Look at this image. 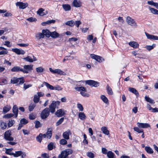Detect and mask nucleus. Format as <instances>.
Here are the masks:
<instances>
[{"label": "nucleus", "mask_w": 158, "mask_h": 158, "mask_svg": "<svg viewBox=\"0 0 158 158\" xmlns=\"http://www.w3.org/2000/svg\"><path fill=\"white\" fill-rule=\"evenodd\" d=\"M73 151L71 149H69L62 151L61 154L58 156V158H66L68 156L72 154Z\"/></svg>", "instance_id": "f257e3e1"}, {"label": "nucleus", "mask_w": 158, "mask_h": 158, "mask_svg": "<svg viewBox=\"0 0 158 158\" xmlns=\"http://www.w3.org/2000/svg\"><path fill=\"white\" fill-rule=\"evenodd\" d=\"M50 111L49 109L46 108L44 109L41 112L40 116L42 119L45 120L49 116Z\"/></svg>", "instance_id": "f03ea898"}, {"label": "nucleus", "mask_w": 158, "mask_h": 158, "mask_svg": "<svg viewBox=\"0 0 158 158\" xmlns=\"http://www.w3.org/2000/svg\"><path fill=\"white\" fill-rule=\"evenodd\" d=\"M60 103V102L59 101L55 102L53 101L52 103L49 106V110L52 113H53L55 111V109L56 107L57 106H58Z\"/></svg>", "instance_id": "7ed1b4c3"}, {"label": "nucleus", "mask_w": 158, "mask_h": 158, "mask_svg": "<svg viewBox=\"0 0 158 158\" xmlns=\"http://www.w3.org/2000/svg\"><path fill=\"white\" fill-rule=\"evenodd\" d=\"M11 131L9 130L7 131L4 133V138L7 140L13 141L14 140V138L13 137L11 136Z\"/></svg>", "instance_id": "20e7f679"}, {"label": "nucleus", "mask_w": 158, "mask_h": 158, "mask_svg": "<svg viewBox=\"0 0 158 158\" xmlns=\"http://www.w3.org/2000/svg\"><path fill=\"white\" fill-rule=\"evenodd\" d=\"M32 65H25L23 66V69L22 68V72L24 73H28L29 71L32 70Z\"/></svg>", "instance_id": "39448f33"}, {"label": "nucleus", "mask_w": 158, "mask_h": 158, "mask_svg": "<svg viewBox=\"0 0 158 158\" xmlns=\"http://www.w3.org/2000/svg\"><path fill=\"white\" fill-rule=\"evenodd\" d=\"M51 32L47 29L43 30L42 31V33H40V38H43L45 35L47 37L50 36Z\"/></svg>", "instance_id": "423d86ee"}, {"label": "nucleus", "mask_w": 158, "mask_h": 158, "mask_svg": "<svg viewBox=\"0 0 158 158\" xmlns=\"http://www.w3.org/2000/svg\"><path fill=\"white\" fill-rule=\"evenodd\" d=\"M90 57L92 59H94L99 62H102L104 61V59L102 57L96 55L94 54H92L90 55Z\"/></svg>", "instance_id": "0eeeda50"}, {"label": "nucleus", "mask_w": 158, "mask_h": 158, "mask_svg": "<svg viewBox=\"0 0 158 158\" xmlns=\"http://www.w3.org/2000/svg\"><path fill=\"white\" fill-rule=\"evenodd\" d=\"M126 21L127 23L129 25L132 26H136V23L134 19L131 18L129 16H127L126 18Z\"/></svg>", "instance_id": "6e6552de"}, {"label": "nucleus", "mask_w": 158, "mask_h": 158, "mask_svg": "<svg viewBox=\"0 0 158 158\" xmlns=\"http://www.w3.org/2000/svg\"><path fill=\"white\" fill-rule=\"evenodd\" d=\"M16 6H18L20 9H23L27 7L28 4L27 3H23L22 2H17L16 3Z\"/></svg>", "instance_id": "1a4fd4ad"}, {"label": "nucleus", "mask_w": 158, "mask_h": 158, "mask_svg": "<svg viewBox=\"0 0 158 158\" xmlns=\"http://www.w3.org/2000/svg\"><path fill=\"white\" fill-rule=\"evenodd\" d=\"M86 84L92 86L97 87L99 85V83L93 80H87L85 81Z\"/></svg>", "instance_id": "9d476101"}, {"label": "nucleus", "mask_w": 158, "mask_h": 158, "mask_svg": "<svg viewBox=\"0 0 158 158\" xmlns=\"http://www.w3.org/2000/svg\"><path fill=\"white\" fill-rule=\"evenodd\" d=\"M14 157H17L20 156H21L22 158L25 157L26 155L25 152H22V151H15V153H14L13 155Z\"/></svg>", "instance_id": "9b49d317"}, {"label": "nucleus", "mask_w": 158, "mask_h": 158, "mask_svg": "<svg viewBox=\"0 0 158 158\" xmlns=\"http://www.w3.org/2000/svg\"><path fill=\"white\" fill-rule=\"evenodd\" d=\"M137 126L139 128H145L150 127V125L147 123H137Z\"/></svg>", "instance_id": "f8f14e48"}, {"label": "nucleus", "mask_w": 158, "mask_h": 158, "mask_svg": "<svg viewBox=\"0 0 158 158\" xmlns=\"http://www.w3.org/2000/svg\"><path fill=\"white\" fill-rule=\"evenodd\" d=\"M71 135V131L68 130L67 131L64 132L63 137L64 139H69V135Z\"/></svg>", "instance_id": "ddd939ff"}, {"label": "nucleus", "mask_w": 158, "mask_h": 158, "mask_svg": "<svg viewBox=\"0 0 158 158\" xmlns=\"http://www.w3.org/2000/svg\"><path fill=\"white\" fill-rule=\"evenodd\" d=\"M12 51L18 55H23L25 53V52L23 50L16 48L12 49Z\"/></svg>", "instance_id": "4468645a"}, {"label": "nucleus", "mask_w": 158, "mask_h": 158, "mask_svg": "<svg viewBox=\"0 0 158 158\" xmlns=\"http://www.w3.org/2000/svg\"><path fill=\"white\" fill-rule=\"evenodd\" d=\"M33 58H32L30 56H27L26 57L24 58L23 59L27 61L32 62L36 60V58L34 56H33Z\"/></svg>", "instance_id": "2eb2a0df"}, {"label": "nucleus", "mask_w": 158, "mask_h": 158, "mask_svg": "<svg viewBox=\"0 0 158 158\" xmlns=\"http://www.w3.org/2000/svg\"><path fill=\"white\" fill-rule=\"evenodd\" d=\"M57 116L60 117L64 114V110L62 109H60L57 110L55 113Z\"/></svg>", "instance_id": "dca6fc26"}, {"label": "nucleus", "mask_w": 158, "mask_h": 158, "mask_svg": "<svg viewBox=\"0 0 158 158\" xmlns=\"http://www.w3.org/2000/svg\"><path fill=\"white\" fill-rule=\"evenodd\" d=\"M12 112L14 114L15 117L17 118L18 116V109L16 105H14L12 108Z\"/></svg>", "instance_id": "f3484780"}, {"label": "nucleus", "mask_w": 158, "mask_h": 158, "mask_svg": "<svg viewBox=\"0 0 158 158\" xmlns=\"http://www.w3.org/2000/svg\"><path fill=\"white\" fill-rule=\"evenodd\" d=\"M72 4L74 6L76 7H80L82 5L80 1L77 0H74Z\"/></svg>", "instance_id": "a211bd4d"}, {"label": "nucleus", "mask_w": 158, "mask_h": 158, "mask_svg": "<svg viewBox=\"0 0 158 158\" xmlns=\"http://www.w3.org/2000/svg\"><path fill=\"white\" fill-rule=\"evenodd\" d=\"M129 44L130 46L135 48H138L139 46V44L137 42L135 41H132L129 42Z\"/></svg>", "instance_id": "6ab92c4d"}, {"label": "nucleus", "mask_w": 158, "mask_h": 158, "mask_svg": "<svg viewBox=\"0 0 158 158\" xmlns=\"http://www.w3.org/2000/svg\"><path fill=\"white\" fill-rule=\"evenodd\" d=\"M11 109V107L10 106L6 105L4 106L3 109V112L5 114L9 111Z\"/></svg>", "instance_id": "aec40b11"}, {"label": "nucleus", "mask_w": 158, "mask_h": 158, "mask_svg": "<svg viewBox=\"0 0 158 158\" xmlns=\"http://www.w3.org/2000/svg\"><path fill=\"white\" fill-rule=\"evenodd\" d=\"M51 35L50 36L53 38H56L60 37V34L56 32V31H54L51 32Z\"/></svg>", "instance_id": "412c9836"}, {"label": "nucleus", "mask_w": 158, "mask_h": 158, "mask_svg": "<svg viewBox=\"0 0 158 158\" xmlns=\"http://www.w3.org/2000/svg\"><path fill=\"white\" fill-rule=\"evenodd\" d=\"M101 131L102 132L106 135L109 134V131L107 129V128L106 127H103L101 128Z\"/></svg>", "instance_id": "4be33fe9"}, {"label": "nucleus", "mask_w": 158, "mask_h": 158, "mask_svg": "<svg viewBox=\"0 0 158 158\" xmlns=\"http://www.w3.org/2000/svg\"><path fill=\"white\" fill-rule=\"evenodd\" d=\"M22 68H21L19 67L18 66H15L12 68L11 70L12 72H18L19 71H22Z\"/></svg>", "instance_id": "5701e85b"}, {"label": "nucleus", "mask_w": 158, "mask_h": 158, "mask_svg": "<svg viewBox=\"0 0 158 158\" xmlns=\"http://www.w3.org/2000/svg\"><path fill=\"white\" fill-rule=\"evenodd\" d=\"M52 129L51 128H49L48 129V131L46 134L47 135V138L48 139H50L52 136Z\"/></svg>", "instance_id": "b1692460"}, {"label": "nucleus", "mask_w": 158, "mask_h": 158, "mask_svg": "<svg viewBox=\"0 0 158 158\" xmlns=\"http://www.w3.org/2000/svg\"><path fill=\"white\" fill-rule=\"evenodd\" d=\"M0 127L1 128L2 130H4L6 129L7 127L6 123L2 120L0 121Z\"/></svg>", "instance_id": "393cba45"}, {"label": "nucleus", "mask_w": 158, "mask_h": 158, "mask_svg": "<svg viewBox=\"0 0 158 158\" xmlns=\"http://www.w3.org/2000/svg\"><path fill=\"white\" fill-rule=\"evenodd\" d=\"M62 6L64 9L65 11H69L71 9V6L69 4H63Z\"/></svg>", "instance_id": "a878e982"}, {"label": "nucleus", "mask_w": 158, "mask_h": 158, "mask_svg": "<svg viewBox=\"0 0 158 158\" xmlns=\"http://www.w3.org/2000/svg\"><path fill=\"white\" fill-rule=\"evenodd\" d=\"M129 90L131 92L135 94L137 96H138L139 95L138 92L134 88L129 87Z\"/></svg>", "instance_id": "bb28decb"}, {"label": "nucleus", "mask_w": 158, "mask_h": 158, "mask_svg": "<svg viewBox=\"0 0 158 158\" xmlns=\"http://www.w3.org/2000/svg\"><path fill=\"white\" fill-rule=\"evenodd\" d=\"M17 80L16 82L17 83H16V84L17 85L22 84L24 82V81L23 77L18 78L17 77Z\"/></svg>", "instance_id": "cd10ccee"}, {"label": "nucleus", "mask_w": 158, "mask_h": 158, "mask_svg": "<svg viewBox=\"0 0 158 158\" xmlns=\"http://www.w3.org/2000/svg\"><path fill=\"white\" fill-rule=\"evenodd\" d=\"M40 98V92L37 93V95H35L34 96L33 100L35 103L38 102Z\"/></svg>", "instance_id": "c85d7f7f"}, {"label": "nucleus", "mask_w": 158, "mask_h": 158, "mask_svg": "<svg viewBox=\"0 0 158 158\" xmlns=\"http://www.w3.org/2000/svg\"><path fill=\"white\" fill-rule=\"evenodd\" d=\"M48 13V11L42 8H40V16L46 15Z\"/></svg>", "instance_id": "c756f323"}, {"label": "nucleus", "mask_w": 158, "mask_h": 158, "mask_svg": "<svg viewBox=\"0 0 158 158\" xmlns=\"http://www.w3.org/2000/svg\"><path fill=\"white\" fill-rule=\"evenodd\" d=\"M79 118L81 120H84L86 119V117L83 112H79L78 114Z\"/></svg>", "instance_id": "7c9ffc66"}, {"label": "nucleus", "mask_w": 158, "mask_h": 158, "mask_svg": "<svg viewBox=\"0 0 158 158\" xmlns=\"http://www.w3.org/2000/svg\"><path fill=\"white\" fill-rule=\"evenodd\" d=\"M145 149L148 153L152 154L153 152V151L152 149L149 147L146 146L145 148Z\"/></svg>", "instance_id": "2f4dec72"}, {"label": "nucleus", "mask_w": 158, "mask_h": 158, "mask_svg": "<svg viewBox=\"0 0 158 158\" xmlns=\"http://www.w3.org/2000/svg\"><path fill=\"white\" fill-rule=\"evenodd\" d=\"M55 73H57L59 74L65 75L66 73H65L63 71L60 69H55Z\"/></svg>", "instance_id": "473e14b6"}, {"label": "nucleus", "mask_w": 158, "mask_h": 158, "mask_svg": "<svg viewBox=\"0 0 158 158\" xmlns=\"http://www.w3.org/2000/svg\"><path fill=\"white\" fill-rule=\"evenodd\" d=\"M106 89L107 92V93L109 94L112 95L113 94V92L112 89L108 85H107L106 87Z\"/></svg>", "instance_id": "72a5a7b5"}, {"label": "nucleus", "mask_w": 158, "mask_h": 158, "mask_svg": "<svg viewBox=\"0 0 158 158\" xmlns=\"http://www.w3.org/2000/svg\"><path fill=\"white\" fill-rule=\"evenodd\" d=\"M101 98L103 101L105 103H108V100L107 98L104 95H102L101 96Z\"/></svg>", "instance_id": "f704fd0d"}, {"label": "nucleus", "mask_w": 158, "mask_h": 158, "mask_svg": "<svg viewBox=\"0 0 158 158\" xmlns=\"http://www.w3.org/2000/svg\"><path fill=\"white\" fill-rule=\"evenodd\" d=\"M15 123L14 120L10 119L9 120L8 123V127H12Z\"/></svg>", "instance_id": "c9c22d12"}, {"label": "nucleus", "mask_w": 158, "mask_h": 158, "mask_svg": "<svg viewBox=\"0 0 158 158\" xmlns=\"http://www.w3.org/2000/svg\"><path fill=\"white\" fill-rule=\"evenodd\" d=\"M65 24L67 25L73 27L74 25V21L73 20L68 21L66 22Z\"/></svg>", "instance_id": "e433bc0d"}, {"label": "nucleus", "mask_w": 158, "mask_h": 158, "mask_svg": "<svg viewBox=\"0 0 158 158\" xmlns=\"http://www.w3.org/2000/svg\"><path fill=\"white\" fill-rule=\"evenodd\" d=\"M145 99L146 100L150 103H151L152 104H153L154 103V102L153 100L151 99L149 97H147V96H145Z\"/></svg>", "instance_id": "4c0bfd02"}, {"label": "nucleus", "mask_w": 158, "mask_h": 158, "mask_svg": "<svg viewBox=\"0 0 158 158\" xmlns=\"http://www.w3.org/2000/svg\"><path fill=\"white\" fill-rule=\"evenodd\" d=\"M107 156L109 158H114V154L111 151H109L107 153Z\"/></svg>", "instance_id": "58836bf2"}, {"label": "nucleus", "mask_w": 158, "mask_h": 158, "mask_svg": "<svg viewBox=\"0 0 158 158\" xmlns=\"http://www.w3.org/2000/svg\"><path fill=\"white\" fill-rule=\"evenodd\" d=\"M76 89L77 90L79 91H86V88L82 86L77 87V88H76Z\"/></svg>", "instance_id": "ea45409f"}, {"label": "nucleus", "mask_w": 158, "mask_h": 158, "mask_svg": "<svg viewBox=\"0 0 158 158\" xmlns=\"http://www.w3.org/2000/svg\"><path fill=\"white\" fill-rule=\"evenodd\" d=\"M35 104L31 103L29 106L28 109L30 111H31L34 109L35 107Z\"/></svg>", "instance_id": "a19ab883"}, {"label": "nucleus", "mask_w": 158, "mask_h": 158, "mask_svg": "<svg viewBox=\"0 0 158 158\" xmlns=\"http://www.w3.org/2000/svg\"><path fill=\"white\" fill-rule=\"evenodd\" d=\"M0 85H4L8 84L7 81L5 78H3L1 79V81L0 82Z\"/></svg>", "instance_id": "79ce46f5"}, {"label": "nucleus", "mask_w": 158, "mask_h": 158, "mask_svg": "<svg viewBox=\"0 0 158 158\" xmlns=\"http://www.w3.org/2000/svg\"><path fill=\"white\" fill-rule=\"evenodd\" d=\"M44 83L47 87L49 89L51 90H54V87L53 86L50 85L47 82H44Z\"/></svg>", "instance_id": "37998d69"}, {"label": "nucleus", "mask_w": 158, "mask_h": 158, "mask_svg": "<svg viewBox=\"0 0 158 158\" xmlns=\"http://www.w3.org/2000/svg\"><path fill=\"white\" fill-rule=\"evenodd\" d=\"M149 9L152 13L158 15V10H157L152 8H150Z\"/></svg>", "instance_id": "c03bdc74"}, {"label": "nucleus", "mask_w": 158, "mask_h": 158, "mask_svg": "<svg viewBox=\"0 0 158 158\" xmlns=\"http://www.w3.org/2000/svg\"><path fill=\"white\" fill-rule=\"evenodd\" d=\"M28 123V121L25 118L21 119L20 120V123L22 124L23 125H24Z\"/></svg>", "instance_id": "a18cd8bd"}, {"label": "nucleus", "mask_w": 158, "mask_h": 158, "mask_svg": "<svg viewBox=\"0 0 158 158\" xmlns=\"http://www.w3.org/2000/svg\"><path fill=\"white\" fill-rule=\"evenodd\" d=\"M86 155L90 158H94V154L93 153L91 152H87Z\"/></svg>", "instance_id": "49530a36"}, {"label": "nucleus", "mask_w": 158, "mask_h": 158, "mask_svg": "<svg viewBox=\"0 0 158 158\" xmlns=\"http://www.w3.org/2000/svg\"><path fill=\"white\" fill-rule=\"evenodd\" d=\"M17 81V77H14L12 78L10 80V83L16 84V83H17V82H16Z\"/></svg>", "instance_id": "de8ad7c7"}, {"label": "nucleus", "mask_w": 158, "mask_h": 158, "mask_svg": "<svg viewBox=\"0 0 158 158\" xmlns=\"http://www.w3.org/2000/svg\"><path fill=\"white\" fill-rule=\"evenodd\" d=\"M134 130L138 132L139 133H140L142 132H143V130L142 129H140L138 127H135L133 128Z\"/></svg>", "instance_id": "09e8293b"}, {"label": "nucleus", "mask_w": 158, "mask_h": 158, "mask_svg": "<svg viewBox=\"0 0 158 158\" xmlns=\"http://www.w3.org/2000/svg\"><path fill=\"white\" fill-rule=\"evenodd\" d=\"M155 46V44H153V45H152V46H150V45H147V46H146V47H145V48H146V49L149 50V51H150Z\"/></svg>", "instance_id": "8fccbe9b"}, {"label": "nucleus", "mask_w": 158, "mask_h": 158, "mask_svg": "<svg viewBox=\"0 0 158 158\" xmlns=\"http://www.w3.org/2000/svg\"><path fill=\"white\" fill-rule=\"evenodd\" d=\"M26 20L30 22H35L37 20L36 19L32 17L27 18Z\"/></svg>", "instance_id": "3c124183"}, {"label": "nucleus", "mask_w": 158, "mask_h": 158, "mask_svg": "<svg viewBox=\"0 0 158 158\" xmlns=\"http://www.w3.org/2000/svg\"><path fill=\"white\" fill-rule=\"evenodd\" d=\"M48 149L49 150H52L53 148V143H50L48 146Z\"/></svg>", "instance_id": "603ef678"}, {"label": "nucleus", "mask_w": 158, "mask_h": 158, "mask_svg": "<svg viewBox=\"0 0 158 158\" xmlns=\"http://www.w3.org/2000/svg\"><path fill=\"white\" fill-rule=\"evenodd\" d=\"M14 115L12 113L8 114L4 116V117L5 118H9L14 116Z\"/></svg>", "instance_id": "864d4df0"}, {"label": "nucleus", "mask_w": 158, "mask_h": 158, "mask_svg": "<svg viewBox=\"0 0 158 158\" xmlns=\"http://www.w3.org/2000/svg\"><path fill=\"white\" fill-rule=\"evenodd\" d=\"M6 153L7 154L10 155H13L14 153H12L8 149H6Z\"/></svg>", "instance_id": "5fc2aeb1"}, {"label": "nucleus", "mask_w": 158, "mask_h": 158, "mask_svg": "<svg viewBox=\"0 0 158 158\" xmlns=\"http://www.w3.org/2000/svg\"><path fill=\"white\" fill-rule=\"evenodd\" d=\"M66 139H62L60 141V143L62 145H65L67 144V141L66 140Z\"/></svg>", "instance_id": "6e6d98bb"}, {"label": "nucleus", "mask_w": 158, "mask_h": 158, "mask_svg": "<svg viewBox=\"0 0 158 158\" xmlns=\"http://www.w3.org/2000/svg\"><path fill=\"white\" fill-rule=\"evenodd\" d=\"M85 91H81L80 94L82 95L84 97H89V94L85 92Z\"/></svg>", "instance_id": "4d7b16f0"}, {"label": "nucleus", "mask_w": 158, "mask_h": 158, "mask_svg": "<svg viewBox=\"0 0 158 158\" xmlns=\"http://www.w3.org/2000/svg\"><path fill=\"white\" fill-rule=\"evenodd\" d=\"M64 118L62 117L60 118L56 123L57 125H58L60 124L64 121Z\"/></svg>", "instance_id": "13d9d810"}, {"label": "nucleus", "mask_w": 158, "mask_h": 158, "mask_svg": "<svg viewBox=\"0 0 158 158\" xmlns=\"http://www.w3.org/2000/svg\"><path fill=\"white\" fill-rule=\"evenodd\" d=\"M81 23V22L80 20H78L76 21L75 23H74V25L75 24V26L78 27Z\"/></svg>", "instance_id": "bf43d9fd"}, {"label": "nucleus", "mask_w": 158, "mask_h": 158, "mask_svg": "<svg viewBox=\"0 0 158 158\" xmlns=\"http://www.w3.org/2000/svg\"><path fill=\"white\" fill-rule=\"evenodd\" d=\"M36 116L35 114H30L29 115V118L30 119H34L36 118Z\"/></svg>", "instance_id": "052dcab7"}, {"label": "nucleus", "mask_w": 158, "mask_h": 158, "mask_svg": "<svg viewBox=\"0 0 158 158\" xmlns=\"http://www.w3.org/2000/svg\"><path fill=\"white\" fill-rule=\"evenodd\" d=\"M77 107L81 111H82L83 110V108L82 105L80 104H78L77 105Z\"/></svg>", "instance_id": "680f3d73"}, {"label": "nucleus", "mask_w": 158, "mask_h": 158, "mask_svg": "<svg viewBox=\"0 0 158 158\" xmlns=\"http://www.w3.org/2000/svg\"><path fill=\"white\" fill-rule=\"evenodd\" d=\"M35 128H38L40 127V122L38 121H36L35 122Z\"/></svg>", "instance_id": "e2e57ef3"}, {"label": "nucleus", "mask_w": 158, "mask_h": 158, "mask_svg": "<svg viewBox=\"0 0 158 158\" xmlns=\"http://www.w3.org/2000/svg\"><path fill=\"white\" fill-rule=\"evenodd\" d=\"M31 86L32 85L31 84L26 85V84H24L23 85V88L25 89H26L31 87Z\"/></svg>", "instance_id": "0e129e2a"}, {"label": "nucleus", "mask_w": 158, "mask_h": 158, "mask_svg": "<svg viewBox=\"0 0 158 158\" xmlns=\"http://www.w3.org/2000/svg\"><path fill=\"white\" fill-rule=\"evenodd\" d=\"M62 89V88L60 86H56L54 87V90H61Z\"/></svg>", "instance_id": "69168bd1"}, {"label": "nucleus", "mask_w": 158, "mask_h": 158, "mask_svg": "<svg viewBox=\"0 0 158 158\" xmlns=\"http://www.w3.org/2000/svg\"><path fill=\"white\" fill-rule=\"evenodd\" d=\"M41 156L44 158H49L48 154L46 153L42 154Z\"/></svg>", "instance_id": "338daca9"}, {"label": "nucleus", "mask_w": 158, "mask_h": 158, "mask_svg": "<svg viewBox=\"0 0 158 158\" xmlns=\"http://www.w3.org/2000/svg\"><path fill=\"white\" fill-rule=\"evenodd\" d=\"M8 53V51L6 50H2L0 52V55H5Z\"/></svg>", "instance_id": "774afa93"}]
</instances>
